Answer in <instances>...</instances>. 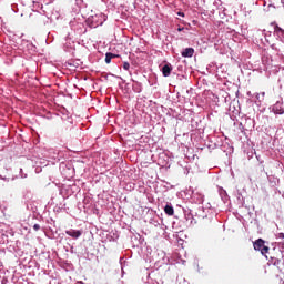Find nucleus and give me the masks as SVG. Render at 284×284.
<instances>
[{"mask_svg": "<svg viewBox=\"0 0 284 284\" xmlns=\"http://www.w3.org/2000/svg\"><path fill=\"white\" fill-rule=\"evenodd\" d=\"M108 17L104 13H95L94 16H90L87 20L85 23L89 28H99V26H103L105 23V20Z\"/></svg>", "mask_w": 284, "mask_h": 284, "instance_id": "obj_1", "label": "nucleus"}, {"mask_svg": "<svg viewBox=\"0 0 284 284\" xmlns=\"http://www.w3.org/2000/svg\"><path fill=\"white\" fill-rule=\"evenodd\" d=\"M265 240L257 239L255 242H253V247L256 252H261L262 256H265L267 258V254H270V246H267Z\"/></svg>", "mask_w": 284, "mask_h": 284, "instance_id": "obj_2", "label": "nucleus"}, {"mask_svg": "<svg viewBox=\"0 0 284 284\" xmlns=\"http://www.w3.org/2000/svg\"><path fill=\"white\" fill-rule=\"evenodd\" d=\"M191 201L192 203H196L197 205H201L205 201V195L203 193L194 190L191 194Z\"/></svg>", "mask_w": 284, "mask_h": 284, "instance_id": "obj_3", "label": "nucleus"}, {"mask_svg": "<svg viewBox=\"0 0 284 284\" xmlns=\"http://www.w3.org/2000/svg\"><path fill=\"white\" fill-rule=\"evenodd\" d=\"M65 234L67 236H71V239L77 241V239H81V236L83 235V231L70 229L65 231Z\"/></svg>", "mask_w": 284, "mask_h": 284, "instance_id": "obj_4", "label": "nucleus"}, {"mask_svg": "<svg viewBox=\"0 0 284 284\" xmlns=\"http://www.w3.org/2000/svg\"><path fill=\"white\" fill-rule=\"evenodd\" d=\"M272 26H274V34L282 43H284V30L283 28L278 27L276 22H273Z\"/></svg>", "mask_w": 284, "mask_h": 284, "instance_id": "obj_5", "label": "nucleus"}, {"mask_svg": "<svg viewBox=\"0 0 284 284\" xmlns=\"http://www.w3.org/2000/svg\"><path fill=\"white\" fill-rule=\"evenodd\" d=\"M272 112H274V114H284L283 100L277 101L272 106Z\"/></svg>", "mask_w": 284, "mask_h": 284, "instance_id": "obj_6", "label": "nucleus"}, {"mask_svg": "<svg viewBox=\"0 0 284 284\" xmlns=\"http://www.w3.org/2000/svg\"><path fill=\"white\" fill-rule=\"evenodd\" d=\"M235 197L237 205H240V207H245V197L243 196V193H241V190H236Z\"/></svg>", "mask_w": 284, "mask_h": 284, "instance_id": "obj_7", "label": "nucleus"}, {"mask_svg": "<svg viewBox=\"0 0 284 284\" xmlns=\"http://www.w3.org/2000/svg\"><path fill=\"white\" fill-rule=\"evenodd\" d=\"M184 59H192L194 57V48H186L181 52Z\"/></svg>", "mask_w": 284, "mask_h": 284, "instance_id": "obj_8", "label": "nucleus"}, {"mask_svg": "<svg viewBox=\"0 0 284 284\" xmlns=\"http://www.w3.org/2000/svg\"><path fill=\"white\" fill-rule=\"evenodd\" d=\"M162 74L163 77H170L172 74V64L166 63L162 67Z\"/></svg>", "mask_w": 284, "mask_h": 284, "instance_id": "obj_9", "label": "nucleus"}, {"mask_svg": "<svg viewBox=\"0 0 284 284\" xmlns=\"http://www.w3.org/2000/svg\"><path fill=\"white\" fill-rule=\"evenodd\" d=\"M133 81V85H132V90L133 92H136L138 94H141V92H143V85L140 82H136L134 80Z\"/></svg>", "mask_w": 284, "mask_h": 284, "instance_id": "obj_10", "label": "nucleus"}, {"mask_svg": "<svg viewBox=\"0 0 284 284\" xmlns=\"http://www.w3.org/2000/svg\"><path fill=\"white\" fill-rule=\"evenodd\" d=\"M267 179L271 187H276L278 185L280 180L275 175H267Z\"/></svg>", "mask_w": 284, "mask_h": 284, "instance_id": "obj_11", "label": "nucleus"}, {"mask_svg": "<svg viewBox=\"0 0 284 284\" xmlns=\"http://www.w3.org/2000/svg\"><path fill=\"white\" fill-rule=\"evenodd\" d=\"M119 58V54H114L112 52L105 53V63L110 64L112 63V59Z\"/></svg>", "mask_w": 284, "mask_h": 284, "instance_id": "obj_12", "label": "nucleus"}, {"mask_svg": "<svg viewBox=\"0 0 284 284\" xmlns=\"http://www.w3.org/2000/svg\"><path fill=\"white\" fill-rule=\"evenodd\" d=\"M164 212L168 216H174V206H172V204H166L164 206Z\"/></svg>", "mask_w": 284, "mask_h": 284, "instance_id": "obj_13", "label": "nucleus"}, {"mask_svg": "<svg viewBox=\"0 0 284 284\" xmlns=\"http://www.w3.org/2000/svg\"><path fill=\"white\" fill-rule=\"evenodd\" d=\"M220 196H221L223 203H227L230 201V196L227 195L226 190L221 189L220 190Z\"/></svg>", "mask_w": 284, "mask_h": 284, "instance_id": "obj_14", "label": "nucleus"}, {"mask_svg": "<svg viewBox=\"0 0 284 284\" xmlns=\"http://www.w3.org/2000/svg\"><path fill=\"white\" fill-rule=\"evenodd\" d=\"M255 99H257L258 103H261L265 99V92L256 93Z\"/></svg>", "mask_w": 284, "mask_h": 284, "instance_id": "obj_15", "label": "nucleus"}, {"mask_svg": "<svg viewBox=\"0 0 284 284\" xmlns=\"http://www.w3.org/2000/svg\"><path fill=\"white\" fill-rule=\"evenodd\" d=\"M24 43L27 44V50H32L33 52L37 51V47H34V44H32L31 42L26 41Z\"/></svg>", "mask_w": 284, "mask_h": 284, "instance_id": "obj_16", "label": "nucleus"}, {"mask_svg": "<svg viewBox=\"0 0 284 284\" xmlns=\"http://www.w3.org/2000/svg\"><path fill=\"white\" fill-rule=\"evenodd\" d=\"M200 212H202V214L200 213V216L202 217V219H206L207 217V213H205V207H201V210H200Z\"/></svg>", "mask_w": 284, "mask_h": 284, "instance_id": "obj_17", "label": "nucleus"}, {"mask_svg": "<svg viewBox=\"0 0 284 284\" xmlns=\"http://www.w3.org/2000/svg\"><path fill=\"white\" fill-rule=\"evenodd\" d=\"M161 159H166V161H169L170 158L168 155H165V153H162L159 156V161H161Z\"/></svg>", "mask_w": 284, "mask_h": 284, "instance_id": "obj_18", "label": "nucleus"}, {"mask_svg": "<svg viewBox=\"0 0 284 284\" xmlns=\"http://www.w3.org/2000/svg\"><path fill=\"white\" fill-rule=\"evenodd\" d=\"M123 70H130V63L123 62Z\"/></svg>", "mask_w": 284, "mask_h": 284, "instance_id": "obj_19", "label": "nucleus"}, {"mask_svg": "<svg viewBox=\"0 0 284 284\" xmlns=\"http://www.w3.org/2000/svg\"><path fill=\"white\" fill-rule=\"evenodd\" d=\"M20 178L21 179H27L28 174H23V169H20Z\"/></svg>", "mask_w": 284, "mask_h": 284, "instance_id": "obj_20", "label": "nucleus"}, {"mask_svg": "<svg viewBox=\"0 0 284 284\" xmlns=\"http://www.w3.org/2000/svg\"><path fill=\"white\" fill-rule=\"evenodd\" d=\"M268 8H276V3H274V0H270Z\"/></svg>", "mask_w": 284, "mask_h": 284, "instance_id": "obj_21", "label": "nucleus"}, {"mask_svg": "<svg viewBox=\"0 0 284 284\" xmlns=\"http://www.w3.org/2000/svg\"><path fill=\"white\" fill-rule=\"evenodd\" d=\"M33 230H34L36 232H39V230H41V225L34 224V225H33Z\"/></svg>", "mask_w": 284, "mask_h": 284, "instance_id": "obj_22", "label": "nucleus"}, {"mask_svg": "<svg viewBox=\"0 0 284 284\" xmlns=\"http://www.w3.org/2000/svg\"><path fill=\"white\" fill-rule=\"evenodd\" d=\"M184 216H185L186 221H190V219H192V214H190V213H185Z\"/></svg>", "mask_w": 284, "mask_h": 284, "instance_id": "obj_23", "label": "nucleus"}, {"mask_svg": "<svg viewBox=\"0 0 284 284\" xmlns=\"http://www.w3.org/2000/svg\"><path fill=\"white\" fill-rule=\"evenodd\" d=\"M276 239H281V240L283 241V239H284V233H277V234H276Z\"/></svg>", "mask_w": 284, "mask_h": 284, "instance_id": "obj_24", "label": "nucleus"}, {"mask_svg": "<svg viewBox=\"0 0 284 284\" xmlns=\"http://www.w3.org/2000/svg\"><path fill=\"white\" fill-rule=\"evenodd\" d=\"M214 148H219V145L217 144L209 145V150H214Z\"/></svg>", "mask_w": 284, "mask_h": 284, "instance_id": "obj_25", "label": "nucleus"}, {"mask_svg": "<svg viewBox=\"0 0 284 284\" xmlns=\"http://www.w3.org/2000/svg\"><path fill=\"white\" fill-rule=\"evenodd\" d=\"M178 17H185V13L182 12V11H179V12H178Z\"/></svg>", "mask_w": 284, "mask_h": 284, "instance_id": "obj_26", "label": "nucleus"}, {"mask_svg": "<svg viewBox=\"0 0 284 284\" xmlns=\"http://www.w3.org/2000/svg\"><path fill=\"white\" fill-rule=\"evenodd\" d=\"M183 30H185L184 27H179V28H178V32H183Z\"/></svg>", "mask_w": 284, "mask_h": 284, "instance_id": "obj_27", "label": "nucleus"}, {"mask_svg": "<svg viewBox=\"0 0 284 284\" xmlns=\"http://www.w3.org/2000/svg\"><path fill=\"white\" fill-rule=\"evenodd\" d=\"M210 207H212V205H211V204H207V205H206V210H210Z\"/></svg>", "mask_w": 284, "mask_h": 284, "instance_id": "obj_28", "label": "nucleus"}, {"mask_svg": "<svg viewBox=\"0 0 284 284\" xmlns=\"http://www.w3.org/2000/svg\"><path fill=\"white\" fill-rule=\"evenodd\" d=\"M252 94V92H247V95L250 97Z\"/></svg>", "mask_w": 284, "mask_h": 284, "instance_id": "obj_29", "label": "nucleus"}]
</instances>
